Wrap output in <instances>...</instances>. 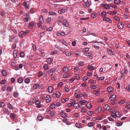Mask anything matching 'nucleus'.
I'll use <instances>...</instances> for the list:
<instances>
[{
  "instance_id": "nucleus-23",
  "label": "nucleus",
  "mask_w": 130,
  "mask_h": 130,
  "mask_svg": "<svg viewBox=\"0 0 130 130\" xmlns=\"http://www.w3.org/2000/svg\"><path fill=\"white\" fill-rule=\"evenodd\" d=\"M46 62L48 64H50L52 62V60L50 58H47L46 60Z\"/></svg>"
},
{
  "instance_id": "nucleus-42",
  "label": "nucleus",
  "mask_w": 130,
  "mask_h": 130,
  "mask_svg": "<svg viewBox=\"0 0 130 130\" xmlns=\"http://www.w3.org/2000/svg\"><path fill=\"white\" fill-rule=\"evenodd\" d=\"M19 95V94L16 92H14L13 94V96L15 98H17Z\"/></svg>"
},
{
  "instance_id": "nucleus-25",
  "label": "nucleus",
  "mask_w": 130,
  "mask_h": 130,
  "mask_svg": "<svg viewBox=\"0 0 130 130\" xmlns=\"http://www.w3.org/2000/svg\"><path fill=\"white\" fill-rule=\"evenodd\" d=\"M88 68L90 70H93L95 69L94 67L88 65Z\"/></svg>"
},
{
  "instance_id": "nucleus-44",
  "label": "nucleus",
  "mask_w": 130,
  "mask_h": 130,
  "mask_svg": "<svg viewBox=\"0 0 130 130\" xmlns=\"http://www.w3.org/2000/svg\"><path fill=\"white\" fill-rule=\"evenodd\" d=\"M72 54V53L69 52H66V55L67 56H69Z\"/></svg>"
},
{
  "instance_id": "nucleus-17",
  "label": "nucleus",
  "mask_w": 130,
  "mask_h": 130,
  "mask_svg": "<svg viewBox=\"0 0 130 130\" xmlns=\"http://www.w3.org/2000/svg\"><path fill=\"white\" fill-rule=\"evenodd\" d=\"M1 73L2 75L4 76H6L7 75V72L5 70H3L2 71Z\"/></svg>"
},
{
  "instance_id": "nucleus-53",
  "label": "nucleus",
  "mask_w": 130,
  "mask_h": 130,
  "mask_svg": "<svg viewBox=\"0 0 130 130\" xmlns=\"http://www.w3.org/2000/svg\"><path fill=\"white\" fill-rule=\"evenodd\" d=\"M90 88L92 89H95L96 88V86L95 85H91Z\"/></svg>"
},
{
  "instance_id": "nucleus-55",
  "label": "nucleus",
  "mask_w": 130,
  "mask_h": 130,
  "mask_svg": "<svg viewBox=\"0 0 130 130\" xmlns=\"http://www.w3.org/2000/svg\"><path fill=\"white\" fill-rule=\"evenodd\" d=\"M88 79V78L87 76H84L82 78V80L84 81H86Z\"/></svg>"
},
{
  "instance_id": "nucleus-50",
  "label": "nucleus",
  "mask_w": 130,
  "mask_h": 130,
  "mask_svg": "<svg viewBox=\"0 0 130 130\" xmlns=\"http://www.w3.org/2000/svg\"><path fill=\"white\" fill-rule=\"evenodd\" d=\"M102 107H99L98 108L96 109V111L97 112H100L101 111Z\"/></svg>"
},
{
  "instance_id": "nucleus-62",
  "label": "nucleus",
  "mask_w": 130,
  "mask_h": 130,
  "mask_svg": "<svg viewBox=\"0 0 130 130\" xmlns=\"http://www.w3.org/2000/svg\"><path fill=\"white\" fill-rule=\"evenodd\" d=\"M125 101L124 100H123L122 101H120L119 102V103L120 104H122L124 103H125Z\"/></svg>"
},
{
  "instance_id": "nucleus-20",
  "label": "nucleus",
  "mask_w": 130,
  "mask_h": 130,
  "mask_svg": "<svg viewBox=\"0 0 130 130\" xmlns=\"http://www.w3.org/2000/svg\"><path fill=\"white\" fill-rule=\"evenodd\" d=\"M86 95V94L85 93H83L81 94H78V98H80L83 96H85Z\"/></svg>"
},
{
  "instance_id": "nucleus-45",
  "label": "nucleus",
  "mask_w": 130,
  "mask_h": 130,
  "mask_svg": "<svg viewBox=\"0 0 130 130\" xmlns=\"http://www.w3.org/2000/svg\"><path fill=\"white\" fill-rule=\"evenodd\" d=\"M43 68L45 70H48V67L47 64H45L43 66Z\"/></svg>"
},
{
  "instance_id": "nucleus-24",
  "label": "nucleus",
  "mask_w": 130,
  "mask_h": 130,
  "mask_svg": "<svg viewBox=\"0 0 130 130\" xmlns=\"http://www.w3.org/2000/svg\"><path fill=\"white\" fill-rule=\"evenodd\" d=\"M16 117V115L13 113H11L10 114V117L11 119H14Z\"/></svg>"
},
{
  "instance_id": "nucleus-10",
  "label": "nucleus",
  "mask_w": 130,
  "mask_h": 130,
  "mask_svg": "<svg viewBox=\"0 0 130 130\" xmlns=\"http://www.w3.org/2000/svg\"><path fill=\"white\" fill-rule=\"evenodd\" d=\"M63 25L67 27L69 25L68 22L66 20H64L63 21Z\"/></svg>"
},
{
  "instance_id": "nucleus-27",
  "label": "nucleus",
  "mask_w": 130,
  "mask_h": 130,
  "mask_svg": "<svg viewBox=\"0 0 130 130\" xmlns=\"http://www.w3.org/2000/svg\"><path fill=\"white\" fill-rule=\"evenodd\" d=\"M88 82L90 84H93L96 83V82L95 80H92L91 79L89 80Z\"/></svg>"
},
{
  "instance_id": "nucleus-19",
  "label": "nucleus",
  "mask_w": 130,
  "mask_h": 130,
  "mask_svg": "<svg viewBox=\"0 0 130 130\" xmlns=\"http://www.w3.org/2000/svg\"><path fill=\"white\" fill-rule=\"evenodd\" d=\"M107 90L108 92H111L113 90V88L112 87L109 86L107 88Z\"/></svg>"
},
{
  "instance_id": "nucleus-30",
  "label": "nucleus",
  "mask_w": 130,
  "mask_h": 130,
  "mask_svg": "<svg viewBox=\"0 0 130 130\" xmlns=\"http://www.w3.org/2000/svg\"><path fill=\"white\" fill-rule=\"evenodd\" d=\"M18 81L19 83H21L23 81V78L22 77H19L18 78Z\"/></svg>"
},
{
  "instance_id": "nucleus-57",
  "label": "nucleus",
  "mask_w": 130,
  "mask_h": 130,
  "mask_svg": "<svg viewBox=\"0 0 130 130\" xmlns=\"http://www.w3.org/2000/svg\"><path fill=\"white\" fill-rule=\"evenodd\" d=\"M37 119L39 121H42V117L40 116H38L37 117Z\"/></svg>"
},
{
  "instance_id": "nucleus-36",
  "label": "nucleus",
  "mask_w": 130,
  "mask_h": 130,
  "mask_svg": "<svg viewBox=\"0 0 130 130\" xmlns=\"http://www.w3.org/2000/svg\"><path fill=\"white\" fill-rule=\"evenodd\" d=\"M25 54L23 51H21L20 53V56L21 57H23L24 56Z\"/></svg>"
},
{
  "instance_id": "nucleus-2",
  "label": "nucleus",
  "mask_w": 130,
  "mask_h": 130,
  "mask_svg": "<svg viewBox=\"0 0 130 130\" xmlns=\"http://www.w3.org/2000/svg\"><path fill=\"white\" fill-rule=\"evenodd\" d=\"M118 28L119 29H122L124 27V25L122 23L119 22L118 23Z\"/></svg>"
},
{
  "instance_id": "nucleus-21",
  "label": "nucleus",
  "mask_w": 130,
  "mask_h": 130,
  "mask_svg": "<svg viewBox=\"0 0 130 130\" xmlns=\"http://www.w3.org/2000/svg\"><path fill=\"white\" fill-rule=\"evenodd\" d=\"M48 92L49 93L52 92L53 90V89L51 86H49L48 88Z\"/></svg>"
},
{
  "instance_id": "nucleus-60",
  "label": "nucleus",
  "mask_w": 130,
  "mask_h": 130,
  "mask_svg": "<svg viewBox=\"0 0 130 130\" xmlns=\"http://www.w3.org/2000/svg\"><path fill=\"white\" fill-rule=\"evenodd\" d=\"M109 5H110L111 6H110L111 7L113 8H116L117 7V6L116 5L113 4V5H111V4H110Z\"/></svg>"
},
{
  "instance_id": "nucleus-54",
  "label": "nucleus",
  "mask_w": 130,
  "mask_h": 130,
  "mask_svg": "<svg viewBox=\"0 0 130 130\" xmlns=\"http://www.w3.org/2000/svg\"><path fill=\"white\" fill-rule=\"evenodd\" d=\"M5 103L3 102H0V107H3L4 106Z\"/></svg>"
},
{
  "instance_id": "nucleus-31",
  "label": "nucleus",
  "mask_w": 130,
  "mask_h": 130,
  "mask_svg": "<svg viewBox=\"0 0 130 130\" xmlns=\"http://www.w3.org/2000/svg\"><path fill=\"white\" fill-rule=\"evenodd\" d=\"M106 11H103L101 13V15L102 17L104 18L106 16Z\"/></svg>"
},
{
  "instance_id": "nucleus-52",
  "label": "nucleus",
  "mask_w": 130,
  "mask_h": 130,
  "mask_svg": "<svg viewBox=\"0 0 130 130\" xmlns=\"http://www.w3.org/2000/svg\"><path fill=\"white\" fill-rule=\"evenodd\" d=\"M49 14L50 15H55L56 14V13L55 12L52 11H50L49 12Z\"/></svg>"
},
{
  "instance_id": "nucleus-32",
  "label": "nucleus",
  "mask_w": 130,
  "mask_h": 130,
  "mask_svg": "<svg viewBox=\"0 0 130 130\" xmlns=\"http://www.w3.org/2000/svg\"><path fill=\"white\" fill-rule=\"evenodd\" d=\"M76 126L78 128H82V126H81L80 124L79 123H77L75 124Z\"/></svg>"
},
{
  "instance_id": "nucleus-11",
  "label": "nucleus",
  "mask_w": 130,
  "mask_h": 130,
  "mask_svg": "<svg viewBox=\"0 0 130 130\" xmlns=\"http://www.w3.org/2000/svg\"><path fill=\"white\" fill-rule=\"evenodd\" d=\"M102 5L106 9H109L110 8L109 6L107 5V4H102Z\"/></svg>"
},
{
  "instance_id": "nucleus-51",
  "label": "nucleus",
  "mask_w": 130,
  "mask_h": 130,
  "mask_svg": "<svg viewBox=\"0 0 130 130\" xmlns=\"http://www.w3.org/2000/svg\"><path fill=\"white\" fill-rule=\"evenodd\" d=\"M16 64L15 62L14 61L12 62L11 63V66L13 67L15 66Z\"/></svg>"
},
{
  "instance_id": "nucleus-59",
  "label": "nucleus",
  "mask_w": 130,
  "mask_h": 130,
  "mask_svg": "<svg viewBox=\"0 0 130 130\" xmlns=\"http://www.w3.org/2000/svg\"><path fill=\"white\" fill-rule=\"evenodd\" d=\"M90 54L91 53H84V55L86 56H90Z\"/></svg>"
},
{
  "instance_id": "nucleus-12",
  "label": "nucleus",
  "mask_w": 130,
  "mask_h": 130,
  "mask_svg": "<svg viewBox=\"0 0 130 130\" xmlns=\"http://www.w3.org/2000/svg\"><path fill=\"white\" fill-rule=\"evenodd\" d=\"M104 110L106 111H108L109 109V107L107 104L105 105L103 107Z\"/></svg>"
},
{
  "instance_id": "nucleus-7",
  "label": "nucleus",
  "mask_w": 130,
  "mask_h": 130,
  "mask_svg": "<svg viewBox=\"0 0 130 130\" xmlns=\"http://www.w3.org/2000/svg\"><path fill=\"white\" fill-rule=\"evenodd\" d=\"M103 20L105 21L108 22L109 23H111L112 22L111 19L107 17L104 18L103 19Z\"/></svg>"
},
{
  "instance_id": "nucleus-40",
  "label": "nucleus",
  "mask_w": 130,
  "mask_h": 130,
  "mask_svg": "<svg viewBox=\"0 0 130 130\" xmlns=\"http://www.w3.org/2000/svg\"><path fill=\"white\" fill-rule=\"evenodd\" d=\"M85 4L88 7H89L91 4V2L90 1H88Z\"/></svg>"
},
{
  "instance_id": "nucleus-47",
  "label": "nucleus",
  "mask_w": 130,
  "mask_h": 130,
  "mask_svg": "<svg viewBox=\"0 0 130 130\" xmlns=\"http://www.w3.org/2000/svg\"><path fill=\"white\" fill-rule=\"evenodd\" d=\"M12 89L13 88H12L10 87H9L7 88V90L8 92H11Z\"/></svg>"
},
{
  "instance_id": "nucleus-5",
  "label": "nucleus",
  "mask_w": 130,
  "mask_h": 130,
  "mask_svg": "<svg viewBox=\"0 0 130 130\" xmlns=\"http://www.w3.org/2000/svg\"><path fill=\"white\" fill-rule=\"evenodd\" d=\"M55 70L54 69H50L48 71V74L50 76H52L53 75L54 72L55 71Z\"/></svg>"
},
{
  "instance_id": "nucleus-41",
  "label": "nucleus",
  "mask_w": 130,
  "mask_h": 130,
  "mask_svg": "<svg viewBox=\"0 0 130 130\" xmlns=\"http://www.w3.org/2000/svg\"><path fill=\"white\" fill-rule=\"evenodd\" d=\"M87 102V101L85 100H84L83 101H79V103L80 104L83 105V104L86 103Z\"/></svg>"
},
{
  "instance_id": "nucleus-13",
  "label": "nucleus",
  "mask_w": 130,
  "mask_h": 130,
  "mask_svg": "<svg viewBox=\"0 0 130 130\" xmlns=\"http://www.w3.org/2000/svg\"><path fill=\"white\" fill-rule=\"evenodd\" d=\"M39 20L40 22L42 24L44 23V21L43 16L40 15V16L39 18Z\"/></svg>"
},
{
  "instance_id": "nucleus-33",
  "label": "nucleus",
  "mask_w": 130,
  "mask_h": 130,
  "mask_svg": "<svg viewBox=\"0 0 130 130\" xmlns=\"http://www.w3.org/2000/svg\"><path fill=\"white\" fill-rule=\"evenodd\" d=\"M65 9L64 8H62L61 10H59L58 11V13L59 14H61L62 13H64L65 11Z\"/></svg>"
},
{
  "instance_id": "nucleus-37",
  "label": "nucleus",
  "mask_w": 130,
  "mask_h": 130,
  "mask_svg": "<svg viewBox=\"0 0 130 130\" xmlns=\"http://www.w3.org/2000/svg\"><path fill=\"white\" fill-rule=\"evenodd\" d=\"M55 104L53 103L50 106V107L51 108L54 109L55 107Z\"/></svg>"
},
{
  "instance_id": "nucleus-63",
  "label": "nucleus",
  "mask_w": 130,
  "mask_h": 130,
  "mask_svg": "<svg viewBox=\"0 0 130 130\" xmlns=\"http://www.w3.org/2000/svg\"><path fill=\"white\" fill-rule=\"evenodd\" d=\"M43 74V73L41 71H40L38 74V77H40Z\"/></svg>"
},
{
  "instance_id": "nucleus-56",
  "label": "nucleus",
  "mask_w": 130,
  "mask_h": 130,
  "mask_svg": "<svg viewBox=\"0 0 130 130\" xmlns=\"http://www.w3.org/2000/svg\"><path fill=\"white\" fill-rule=\"evenodd\" d=\"M111 116L112 117L114 118H115L116 117L115 114L113 112H112L111 113Z\"/></svg>"
},
{
  "instance_id": "nucleus-48",
  "label": "nucleus",
  "mask_w": 130,
  "mask_h": 130,
  "mask_svg": "<svg viewBox=\"0 0 130 130\" xmlns=\"http://www.w3.org/2000/svg\"><path fill=\"white\" fill-rule=\"evenodd\" d=\"M129 103L128 102H126V104L127 105L126 107H127V109H130V105L129 104H128V103Z\"/></svg>"
},
{
  "instance_id": "nucleus-18",
  "label": "nucleus",
  "mask_w": 130,
  "mask_h": 130,
  "mask_svg": "<svg viewBox=\"0 0 130 130\" xmlns=\"http://www.w3.org/2000/svg\"><path fill=\"white\" fill-rule=\"evenodd\" d=\"M107 51L108 54L109 55H112L113 54V52H112V50L110 49L109 48H107Z\"/></svg>"
},
{
  "instance_id": "nucleus-35",
  "label": "nucleus",
  "mask_w": 130,
  "mask_h": 130,
  "mask_svg": "<svg viewBox=\"0 0 130 130\" xmlns=\"http://www.w3.org/2000/svg\"><path fill=\"white\" fill-rule=\"evenodd\" d=\"M121 2L120 0H115L114 1V3L115 4L118 5L120 4Z\"/></svg>"
},
{
  "instance_id": "nucleus-64",
  "label": "nucleus",
  "mask_w": 130,
  "mask_h": 130,
  "mask_svg": "<svg viewBox=\"0 0 130 130\" xmlns=\"http://www.w3.org/2000/svg\"><path fill=\"white\" fill-rule=\"evenodd\" d=\"M126 89L128 91H130V83L129 84L128 87H127Z\"/></svg>"
},
{
  "instance_id": "nucleus-26",
  "label": "nucleus",
  "mask_w": 130,
  "mask_h": 130,
  "mask_svg": "<svg viewBox=\"0 0 130 130\" xmlns=\"http://www.w3.org/2000/svg\"><path fill=\"white\" fill-rule=\"evenodd\" d=\"M79 105L77 103H75L74 104L73 106L75 109H77L79 107Z\"/></svg>"
},
{
  "instance_id": "nucleus-38",
  "label": "nucleus",
  "mask_w": 130,
  "mask_h": 130,
  "mask_svg": "<svg viewBox=\"0 0 130 130\" xmlns=\"http://www.w3.org/2000/svg\"><path fill=\"white\" fill-rule=\"evenodd\" d=\"M115 114L116 117H118L120 116V114L118 111H116Z\"/></svg>"
},
{
  "instance_id": "nucleus-29",
  "label": "nucleus",
  "mask_w": 130,
  "mask_h": 130,
  "mask_svg": "<svg viewBox=\"0 0 130 130\" xmlns=\"http://www.w3.org/2000/svg\"><path fill=\"white\" fill-rule=\"evenodd\" d=\"M87 107L88 109L91 108L92 107L91 104L90 102L87 103Z\"/></svg>"
},
{
  "instance_id": "nucleus-16",
  "label": "nucleus",
  "mask_w": 130,
  "mask_h": 130,
  "mask_svg": "<svg viewBox=\"0 0 130 130\" xmlns=\"http://www.w3.org/2000/svg\"><path fill=\"white\" fill-rule=\"evenodd\" d=\"M19 36L21 37H24L25 35L24 31H21L19 34Z\"/></svg>"
},
{
  "instance_id": "nucleus-61",
  "label": "nucleus",
  "mask_w": 130,
  "mask_h": 130,
  "mask_svg": "<svg viewBox=\"0 0 130 130\" xmlns=\"http://www.w3.org/2000/svg\"><path fill=\"white\" fill-rule=\"evenodd\" d=\"M25 83H26L28 84L30 82V80L28 78H26L25 80Z\"/></svg>"
},
{
  "instance_id": "nucleus-1",
  "label": "nucleus",
  "mask_w": 130,
  "mask_h": 130,
  "mask_svg": "<svg viewBox=\"0 0 130 130\" xmlns=\"http://www.w3.org/2000/svg\"><path fill=\"white\" fill-rule=\"evenodd\" d=\"M60 96V93L58 91H56L52 94L53 97L54 98H59Z\"/></svg>"
},
{
  "instance_id": "nucleus-3",
  "label": "nucleus",
  "mask_w": 130,
  "mask_h": 130,
  "mask_svg": "<svg viewBox=\"0 0 130 130\" xmlns=\"http://www.w3.org/2000/svg\"><path fill=\"white\" fill-rule=\"evenodd\" d=\"M35 24V22L33 21L30 22L28 25L29 28L30 29L32 28Z\"/></svg>"
},
{
  "instance_id": "nucleus-28",
  "label": "nucleus",
  "mask_w": 130,
  "mask_h": 130,
  "mask_svg": "<svg viewBox=\"0 0 130 130\" xmlns=\"http://www.w3.org/2000/svg\"><path fill=\"white\" fill-rule=\"evenodd\" d=\"M17 51L15 50L13 52V56L15 58H17L18 54H17Z\"/></svg>"
},
{
  "instance_id": "nucleus-4",
  "label": "nucleus",
  "mask_w": 130,
  "mask_h": 130,
  "mask_svg": "<svg viewBox=\"0 0 130 130\" xmlns=\"http://www.w3.org/2000/svg\"><path fill=\"white\" fill-rule=\"evenodd\" d=\"M17 37L16 36H10L9 39V41L10 42H12L14 40V39L15 38Z\"/></svg>"
},
{
  "instance_id": "nucleus-46",
  "label": "nucleus",
  "mask_w": 130,
  "mask_h": 130,
  "mask_svg": "<svg viewBox=\"0 0 130 130\" xmlns=\"http://www.w3.org/2000/svg\"><path fill=\"white\" fill-rule=\"evenodd\" d=\"M69 75L67 74L66 73L63 75V77L64 78H67L69 77Z\"/></svg>"
},
{
  "instance_id": "nucleus-8",
  "label": "nucleus",
  "mask_w": 130,
  "mask_h": 130,
  "mask_svg": "<svg viewBox=\"0 0 130 130\" xmlns=\"http://www.w3.org/2000/svg\"><path fill=\"white\" fill-rule=\"evenodd\" d=\"M2 110L4 113H5L6 114L9 115V112L8 109L6 108H3Z\"/></svg>"
},
{
  "instance_id": "nucleus-15",
  "label": "nucleus",
  "mask_w": 130,
  "mask_h": 130,
  "mask_svg": "<svg viewBox=\"0 0 130 130\" xmlns=\"http://www.w3.org/2000/svg\"><path fill=\"white\" fill-rule=\"evenodd\" d=\"M62 70L63 72L65 73H67L68 72L69 69L67 67H64L63 68Z\"/></svg>"
},
{
  "instance_id": "nucleus-43",
  "label": "nucleus",
  "mask_w": 130,
  "mask_h": 130,
  "mask_svg": "<svg viewBox=\"0 0 130 130\" xmlns=\"http://www.w3.org/2000/svg\"><path fill=\"white\" fill-rule=\"evenodd\" d=\"M39 86V84H36L33 86V88L34 89H37Z\"/></svg>"
},
{
  "instance_id": "nucleus-22",
  "label": "nucleus",
  "mask_w": 130,
  "mask_h": 130,
  "mask_svg": "<svg viewBox=\"0 0 130 130\" xmlns=\"http://www.w3.org/2000/svg\"><path fill=\"white\" fill-rule=\"evenodd\" d=\"M95 123L93 122H90L88 123L87 126L88 127H91L93 126L95 124Z\"/></svg>"
},
{
  "instance_id": "nucleus-58",
  "label": "nucleus",
  "mask_w": 130,
  "mask_h": 130,
  "mask_svg": "<svg viewBox=\"0 0 130 130\" xmlns=\"http://www.w3.org/2000/svg\"><path fill=\"white\" fill-rule=\"evenodd\" d=\"M63 84V83L62 82H59L58 84H57V86H59L61 87L62 86V85Z\"/></svg>"
},
{
  "instance_id": "nucleus-39",
  "label": "nucleus",
  "mask_w": 130,
  "mask_h": 130,
  "mask_svg": "<svg viewBox=\"0 0 130 130\" xmlns=\"http://www.w3.org/2000/svg\"><path fill=\"white\" fill-rule=\"evenodd\" d=\"M68 100V99L66 98V99H62L61 100V102L62 103H64L66 102V101Z\"/></svg>"
},
{
  "instance_id": "nucleus-14",
  "label": "nucleus",
  "mask_w": 130,
  "mask_h": 130,
  "mask_svg": "<svg viewBox=\"0 0 130 130\" xmlns=\"http://www.w3.org/2000/svg\"><path fill=\"white\" fill-rule=\"evenodd\" d=\"M116 96L115 95L113 94L111 95L109 98V99L110 101H113L116 98Z\"/></svg>"
},
{
  "instance_id": "nucleus-9",
  "label": "nucleus",
  "mask_w": 130,
  "mask_h": 130,
  "mask_svg": "<svg viewBox=\"0 0 130 130\" xmlns=\"http://www.w3.org/2000/svg\"><path fill=\"white\" fill-rule=\"evenodd\" d=\"M51 100V98L49 95H47L46 98V102L49 103Z\"/></svg>"
},
{
  "instance_id": "nucleus-6",
  "label": "nucleus",
  "mask_w": 130,
  "mask_h": 130,
  "mask_svg": "<svg viewBox=\"0 0 130 130\" xmlns=\"http://www.w3.org/2000/svg\"><path fill=\"white\" fill-rule=\"evenodd\" d=\"M63 112V111L62 110L60 112V114H61V117L63 118H67V115L66 113H64Z\"/></svg>"
},
{
  "instance_id": "nucleus-49",
  "label": "nucleus",
  "mask_w": 130,
  "mask_h": 130,
  "mask_svg": "<svg viewBox=\"0 0 130 130\" xmlns=\"http://www.w3.org/2000/svg\"><path fill=\"white\" fill-rule=\"evenodd\" d=\"M94 113V112L92 111H89L87 112L88 115L89 116H91Z\"/></svg>"
},
{
  "instance_id": "nucleus-34",
  "label": "nucleus",
  "mask_w": 130,
  "mask_h": 130,
  "mask_svg": "<svg viewBox=\"0 0 130 130\" xmlns=\"http://www.w3.org/2000/svg\"><path fill=\"white\" fill-rule=\"evenodd\" d=\"M7 106L8 108L10 109L11 110H13V107L11 105V104L10 103H9L7 104Z\"/></svg>"
}]
</instances>
